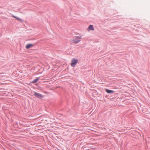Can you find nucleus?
<instances>
[{
	"label": "nucleus",
	"mask_w": 150,
	"mask_h": 150,
	"mask_svg": "<svg viewBox=\"0 0 150 150\" xmlns=\"http://www.w3.org/2000/svg\"><path fill=\"white\" fill-rule=\"evenodd\" d=\"M81 38L79 37H76L75 39L71 40V42L73 43H77L80 41Z\"/></svg>",
	"instance_id": "nucleus-1"
},
{
	"label": "nucleus",
	"mask_w": 150,
	"mask_h": 150,
	"mask_svg": "<svg viewBox=\"0 0 150 150\" xmlns=\"http://www.w3.org/2000/svg\"><path fill=\"white\" fill-rule=\"evenodd\" d=\"M78 62L77 59H74L71 61V65L72 67H74L76 64Z\"/></svg>",
	"instance_id": "nucleus-2"
},
{
	"label": "nucleus",
	"mask_w": 150,
	"mask_h": 150,
	"mask_svg": "<svg viewBox=\"0 0 150 150\" xmlns=\"http://www.w3.org/2000/svg\"><path fill=\"white\" fill-rule=\"evenodd\" d=\"M34 95L37 98L41 99L42 97V96L40 94L34 92Z\"/></svg>",
	"instance_id": "nucleus-3"
},
{
	"label": "nucleus",
	"mask_w": 150,
	"mask_h": 150,
	"mask_svg": "<svg viewBox=\"0 0 150 150\" xmlns=\"http://www.w3.org/2000/svg\"><path fill=\"white\" fill-rule=\"evenodd\" d=\"M94 30V28L93 27V25H90L88 27V30L89 31L90 30Z\"/></svg>",
	"instance_id": "nucleus-4"
},
{
	"label": "nucleus",
	"mask_w": 150,
	"mask_h": 150,
	"mask_svg": "<svg viewBox=\"0 0 150 150\" xmlns=\"http://www.w3.org/2000/svg\"><path fill=\"white\" fill-rule=\"evenodd\" d=\"M33 46V45L32 44H28L26 46V48L27 49H29Z\"/></svg>",
	"instance_id": "nucleus-5"
},
{
	"label": "nucleus",
	"mask_w": 150,
	"mask_h": 150,
	"mask_svg": "<svg viewBox=\"0 0 150 150\" xmlns=\"http://www.w3.org/2000/svg\"><path fill=\"white\" fill-rule=\"evenodd\" d=\"M105 91L108 93H113L114 92V91H113L109 90L108 89H106Z\"/></svg>",
	"instance_id": "nucleus-6"
},
{
	"label": "nucleus",
	"mask_w": 150,
	"mask_h": 150,
	"mask_svg": "<svg viewBox=\"0 0 150 150\" xmlns=\"http://www.w3.org/2000/svg\"><path fill=\"white\" fill-rule=\"evenodd\" d=\"M13 16V18H16L18 20L20 21H22V19H20L16 17L15 16Z\"/></svg>",
	"instance_id": "nucleus-7"
},
{
	"label": "nucleus",
	"mask_w": 150,
	"mask_h": 150,
	"mask_svg": "<svg viewBox=\"0 0 150 150\" xmlns=\"http://www.w3.org/2000/svg\"><path fill=\"white\" fill-rule=\"evenodd\" d=\"M38 79H39L38 78H37V79L34 80H33L32 82V83H35L37 82L38 81Z\"/></svg>",
	"instance_id": "nucleus-8"
}]
</instances>
